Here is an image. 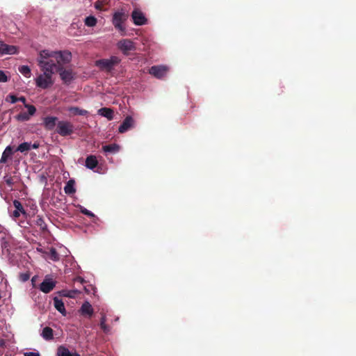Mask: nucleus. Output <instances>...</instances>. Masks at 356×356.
Instances as JSON below:
<instances>
[{"label": "nucleus", "mask_w": 356, "mask_h": 356, "mask_svg": "<svg viewBox=\"0 0 356 356\" xmlns=\"http://www.w3.org/2000/svg\"><path fill=\"white\" fill-rule=\"evenodd\" d=\"M106 317L104 314H102L100 319V327L105 332L108 333L110 330L109 327L106 324Z\"/></svg>", "instance_id": "28"}, {"label": "nucleus", "mask_w": 356, "mask_h": 356, "mask_svg": "<svg viewBox=\"0 0 356 356\" xmlns=\"http://www.w3.org/2000/svg\"><path fill=\"white\" fill-rule=\"evenodd\" d=\"M19 280L22 282H26L30 278V273L29 272L20 273L19 275Z\"/></svg>", "instance_id": "33"}, {"label": "nucleus", "mask_w": 356, "mask_h": 356, "mask_svg": "<svg viewBox=\"0 0 356 356\" xmlns=\"http://www.w3.org/2000/svg\"><path fill=\"white\" fill-rule=\"evenodd\" d=\"M8 243L5 241V242H3V244L2 245V247H5L6 248V247L8 246Z\"/></svg>", "instance_id": "46"}, {"label": "nucleus", "mask_w": 356, "mask_h": 356, "mask_svg": "<svg viewBox=\"0 0 356 356\" xmlns=\"http://www.w3.org/2000/svg\"><path fill=\"white\" fill-rule=\"evenodd\" d=\"M13 154V148L10 146H8L2 153L0 163H6L8 159H10Z\"/></svg>", "instance_id": "18"}, {"label": "nucleus", "mask_w": 356, "mask_h": 356, "mask_svg": "<svg viewBox=\"0 0 356 356\" xmlns=\"http://www.w3.org/2000/svg\"><path fill=\"white\" fill-rule=\"evenodd\" d=\"M131 18L134 24L142 26L147 23V19L143 13L139 9H134L131 13Z\"/></svg>", "instance_id": "9"}, {"label": "nucleus", "mask_w": 356, "mask_h": 356, "mask_svg": "<svg viewBox=\"0 0 356 356\" xmlns=\"http://www.w3.org/2000/svg\"><path fill=\"white\" fill-rule=\"evenodd\" d=\"M75 281L79 282L80 283L84 282V280L80 277H76Z\"/></svg>", "instance_id": "44"}, {"label": "nucleus", "mask_w": 356, "mask_h": 356, "mask_svg": "<svg viewBox=\"0 0 356 356\" xmlns=\"http://www.w3.org/2000/svg\"><path fill=\"white\" fill-rule=\"evenodd\" d=\"M128 17V13L122 10L115 12L113 15L112 23L114 27L122 33V35L125 33V27L123 24L127 20Z\"/></svg>", "instance_id": "2"}, {"label": "nucleus", "mask_w": 356, "mask_h": 356, "mask_svg": "<svg viewBox=\"0 0 356 356\" xmlns=\"http://www.w3.org/2000/svg\"><path fill=\"white\" fill-rule=\"evenodd\" d=\"M98 114L106 118L108 120H111L113 119V113L114 111L112 108H101L97 111Z\"/></svg>", "instance_id": "16"}, {"label": "nucleus", "mask_w": 356, "mask_h": 356, "mask_svg": "<svg viewBox=\"0 0 356 356\" xmlns=\"http://www.w3.org/2000/svg\"><path fill=\"white\" fill-rule=\"evenodd\" d=\"M31 148V144L30 143L24 142L21 143L17 148V151H19L22 153L28 152Z\"/></svg>", "instance_id": "27"}, {"label": "nucleus", "mask_w": 356, "mask_h": 356, "mask_svg": "<svg viewBox=\"0 0 356 356\" xmlns=\"http://www.w3.org/2000/svg\"><path fill=\"white\" fill-rule=\"evenodd\" d=\"M65 65H61L60 70H58L56 72H58L60 77L65 84L69 85L74 79L75 73L72 69H65Z\"/></svg>", "instance_id": "7"}, {"label": "nucleus", "mask_w": 356, "mask_h": 356, "mask_svg": "<svg viewBox=\"0 0 356 356\" xmlns=\"http://www.w3.org/2000/svg\"><path fill=\"white\" fill-rule=\"evenodd\" d=\"M97 24V19L94 16H88L85 19V24L87 26L92 27Z\"/></svg>", "instance_id": "29"}, {"label": "nucleus", "mask_w": 356, "mask_h": 356, "mask_svg": "<svg viewBox=\"0 0 356 356\" xmlns=\"http://www.w3.org/2000/svg\"><path fill=\"white\" fill-rule=\"evenodd\" d=\"M81 212L88 217H95L94 213H92L90 211L86 209V208L82 207L81 209Z\"/></svg>", "instance_id": "36"}, {"label": "nucleus", "mask_w": 356, "mask_h": 356, "mask_svg": "<svg viewBox=\"0 0 356 356\" xmlns=\"http://www.w3.org/2000/svg\"><path fill=\"white\" fill-rule=\"evenodd\" d=\"M19 72L23 74L25 77L29 78L31 75V69L27 65H22L19 67Z\"/></svg>", "instance_id": "26"}, {"label": "nucleus", "mask_w": 356, "mask_h": 356, "mask_svg": "<svg viewBox=\"0 0 356 356\" xmlns=\"http://www.w3.org/2000/svg\"><path fill=\"white\" fill-rule=\"evenodd\" d=\"M58 118L54 116H47L43 119V125L47 130H52L57 124Z\"/></svg>", "instance_id": "13"}, {"label": "nucleus", "mask_w": 356, "mask_h": 356, "mask_svg": "<svg viewBox=\"0 0 356 356\" xmlns=\"http://www.w3.org/2000/svg\"><path fill=\"white\" fill-rule=\"evenodd\" d=\"M17 120L19 121H27L30 118V115L25 112H21L16 116Z\"/></svg>", "instance_id": "31"}, {"label": "nucleus", "mask_w": 356, "mask_h": 356, "mask_svg": "<svg viewBox=\"0 0 356 356\" xmlns=\"http://www.w3.org/2000/svg\"><path fill=\"white\" fill-rule=\"evenodd\" d=\"M18 101L22 102L23 104H24V105L26 104V98L24 97H19Z\"/></svg>", "instance_id": "43"}, {"label": "nucleus", "mask_w": 356, "mask_h": 356, "mask_svg": "<svg viewBox=\"0 0 356 356\" xmlns=\"http://www.w3.org/2000/svg\"><path fill=\"white\" fill-rule=\"evenodd\" d=\"M39 147V143H35L33 145H31V147L33 149H37Z\"/></svg>", "instance_id": "45"}, {"label": "nucleus", "mask_w": 356, "mask_h": 356, "mask_svg": "<svg viewBox=\"0 0 356 356\" xmlns=\"http://www.w3.org/2000/svg\"><path fill=\"white\" fill-rule=\"evenodd\" d=\"M54 307L63 316H66V310L65 307L64 302L62 300L59 299L58 297H55L54 298Z\"/></svg>", "instance_id": "17"}, {"label": "nucleus", "mask_w": 356, "mask_h": 356, "mask_svg": "<svg viewBox=\"0 0 356 356\" xmlns=\"http://www.w3.org/2000/svg\"><path fill=\"white\" fill-rule=\"evenodd\" d=\"M43 74H40L35 79V84L36 86L42 89H47L51 87L54 84V81L52 79V73L51 71L46 70V71H42Z\"/></svg>", "instance_id": "3"}, {"label": "nucleus", "mask_w": 356, "mask_h": 356, "mask_svg": "<svg viewBox=\"0 0 356 356\" xmlns=\"http://www.w3.org/2000/svg\"><path fill=\"white\" fill-rule=\"evenodd\" d=\"M168 70V68L164 65H154L149 70V73L157 79H162Z\"/></svg>", "instance_id": "10"}, {"label": "nucleus", "mask_w": 356, "mask_h": 356, "mask_svg": "<svg viewBox=\"0 0 356 356\" xmlns=\"http://www.w3.org/2000/svg\"><path fill=\"white\" fill-rule=\"evenodd\" d=\"M5 181L9 186H12L13 185V180L12 177H5Z\"/></svg>", "instance_id": "39"}, {"label": "nucleus", "mask_w": 356, "mask_h": 356, "mask_svg": "<svg viewBox=\"0 0 356 356\" xmlns=\"http://www.w3.org/2000/svg\"><path fill=\"white\" fill-rule=\"evenodd\" d=\"M121 59L118 56H113L109 59H100L96 61L95 65L101 70L110 72L113 67L120 63Z\"/></svg>", "instance_id": "4"}, {"label": "nucleus", "mask_w": 356, "mask_h": 356, "mask_svg": "<svg viewBox=\"0 0 356 356\" xmlns=\"http://www.w3.org/2000/svg\"><path fill=\"white\" fill-rule=\"evenodd\" d=\"M41 336L47 341L51 340L54 338V331L49 327L43 328Z\"/></svg>", "instance_id": "22"}, {"label": "nucleus", "mask_w": 356, "mask_h": 356, "mask_svg": "<svg viewBox=\"0 0 356 356\" xmlns=\"http://www.w3.org/2000/svg\"><path fill=\"white\" fill-rule=\"evenodd\" d=\"M134 124V120L131 116H127L123 120L121 125L119 127V133L123 134L132 128Z\"/></svg>", "instance_id": "12"}, {"label": "nucleus", "mask_w": 356, "mask_h": 356, "mask_svg": "<svg viewBox=\"0 0 356 356\" xmlns=\"http://www.w3.org/2000/svg\"><path fill=\"white\" fill-rule=\"evenodd\" d=\"M20 213H19L18 211L15 210V211L13 212L12 216H13V218H19V217Z\"/></svg>", "instance_id": "41"}, {"label": "nucleus", "mask_w": 356, "mask_h": 356, "mask_svg": "<svg viewBox=\"0 0 356 356\" xmlns=\"http://www.w3.org/2000/svg\"><path fill=\"white\" fill-rule=\"evenodd\" d=\"M24 356H40V355L38 352H26Z\"/></svg>", "instance_id": "37"}, {"label": "nucleus", "mask_w": 356, "mask_h": 356, "mask_svg": "<svg viewBox=\"0 0 356 356\" xmlns=\"http://www.w3.org/2000/svg\"><path fill=\"white\" fill-rule=\"evenodd\" d=\"M69 111L74 115H86L88 114V111L84 109H81L79 107H70Z\"/></svg>", "instance_id": "25"}, {"label": "nucleus", "mask_w": 356, "mask_h": 356, "mask_svg": "<svg viewBox=\"0 0 356 356\" xmlns=\"http://www.w3.org/2000/svg\"><path fill=\"white\" fill-rule=\"evenodd\" d=\"M25 107L28 109V114L29 115H33L36 111V108L34 106L30 104H25Z\"/></svg>", "instance_id": "34"}, {"label": "nucleus", "mask_w": 356, "mask_h": 356, "mask_svg": "<svg viewBox=\"0 0 356 356\" xmlns=\"http://www.w3.org/2000/svg\"><path fill=\"white\" fill-rule=\"evenodd\" d=\"M120 149V146L115 143L103 145L102 150L106 153H117Z\"/></svg>", "instance_id": "21"}, {"label": "nucleus", "mask_w": 356, "mask_h": 356, "mask_svg": "<svg viewBox=\"0 0 356 356\" xmlns=\"http://www.w3.org/2000/svg\"><path fill=\"white\" fill-rule=\"evenodd\" d=\"M35 225L39 227V228L40 229V230H42V232H44L47 230V224L44 220V218L38 215L36 216L35 217Z\"/></svg>", "instance_id": "24"}, {"label": "nucleus", "mask_w": 356, "mask_h": 356, "mask_svg": "<svg viewBox=\"0 0 356 356\" xmlns=\"http://www.w3.org/2000/svg\"><path fill=\"white\" fill-rule=\"evenodd\" d=\"M79 312L81 315L88 316L89 318H90L94 313V310L92 305L88 301L83 303Z\"/></svg>", "instance_id": "14"}, {"label": "nucleus", "mask_w": 356, "mask_h": 356, "mask_svg": "<svg viewBox=\"0 0 356 356\" xmlns=\"http://www.w3.org/2000/svg\"><path fill=\"white\" fill-rule=\"evenodd\" d=\"M8 97L10 98V102L12 104H15L17 102H18V97H17L15 95H10L8 96Z\"/></svg>", "instance_id": "40"}, {"label": "nucleus", "mask_w": 356, "mask_h": 356, "mask_svg": "<svg viewBox=\"0 0 356 356\" xmlns=\"http://www.w3.org/2000/svg\"><path fill=\"white\" fill-rule=\"evenodd\" d=\"M117 47L125 56H129L131 51L136 49L134 42L129 39L120 40L117 43Z\"/></svg>", "instance_id": "6"}, {"label": "nucleus", "mask_w": 356, "mask_h": 356, "mask_svg": "<svg viewBox=\"0 0 356 356\" xmlns=\"http://www.w3.org/2000/svg\"><path fill=\"white\" fill-rule=\"evenodd\" d=\"M80 293L78 290H62L59 292L60 296L67 298H75L77 294Z\"/></svg>", "instance_id": "23"}, {"label": "nucleus", "mask_w": 356, "mask_h": 356, "mask_svg": "<svg viewBox=\"0 0 356 356\" xmlns=\"http://www.w3.org/2000/svg\"><path fill=\"white\" fill-rule=\"evenodd\" d=\"M13 206L15 207L16 211H18L19 213H22L24 214L26 213V211L22 204V203L19 200H14Z\"/></svg>", "instance_id": "30"}, {"label": "nucleus", "mask_w": 356, "mask_h": 356, "mask_svg": "<svg viewBox=\"0 0 356 356\" xmlns=\"http://www.w3.org/2000/svg\"><path fill=\"white\" fill-rule=\"evenodd\" d=\"M58 356H81L78 353H71L69 349L63 346H60L56 353Z\"/></svg>", "instance_id": "15"}, {"label": "nucleus", "mask_w": 356, "mask_h": 356, "mask_svg": "<svg viewBox=\"0 0 356 356\" xmlns=\"http://www.w3.org/2000/svg\"><path fill=\"white\" fill-rule=\"evenodd\" d=\"M38 277L36 275L33 276L31 279L32 285L33 287H35V282H36Z\"/></svg>", "instance_id": "42"}, {"label": "nucleus", "mask_w": 356, "mask_h": 356, "mask_svg": "<svg viewBox=\"0 0 356 356\" xmlns=\"http://www.w3.org/2000/svg\"><path fill=\"white\" fill-rule=\"evenodd\" d=\"M109 3V0H97L95 3V8L99 10H102L104 5Z\"/></svg>", "instance_id": "32"}, {"label": "nucleus", "mask_w": 356, "mask_h": 356, "mask_svg": "<svg viewBox=\"0 0 356 356\" xmlns=\"http://www.w3.org/2000/svg\"><path fill=\"white\" fill-rule=\"evenodd\" d=\"M97 164V157L94 155H90L86 159V166L89 169L93 170Z\"/></svg>", "instance_id": "20"}, {"label": "nucleus", "mask_w": 356, "mask_h": 356, "mask_svg": "<svg viewBox=\"0 0 356 356\" xmlns=\"http://www.w3.org/2000/svg\"><path fill=\"white\" fill-rule=\"evenodd\" d=\"M51 258H53L54 260L58 259V254L55 249L51 250Z\"/></svg>", "instance_id": "38"}, {"label": "nucleus", "mask_w": 356, "mask_h": 356, "mask_svg": "<svg viewBox=\"0 0 356 356\" xmlns=\"http://www.w3.org/2000/svg\"><path fill=\"white\" fill-rule=\"evenodd\" d=\"M56 284V282L49 275H47L45 276L43 282L40 284L39 289L42 292L49 293L54 289Z\"/></svg>", "instance_id": "8"}, {"label": "nucleus", "mask_w": 356, "mask_h": 356, "mask_svg": "<svg viewBox=\"0 0 356 356\" xmlns=\"http://www.w3.org/2000/svg\"><path fill=\"white\" fill-rule=\"evenodd\" d=\"M8 81V77L7 76L6 73L3 71L0 70V82L5 83V82H7Z\"/></svg>", "instance_id": "35"}, {"label": "nucleus", "mask_w": 356, "mask_h": 356, "mask_svg": "<svg viewBox=\"0 0 356 356\" xmlns=\"http://www.w3.org/2000/svg\"><path fill=\"white\" fill-rule=\"evenodd\" d=\"M18 53V48L15 45H9L0 41V56L3 55H13Z\"/></svg>", "instance_id": "11"}, {"label": "nucleus", "mask_w": 356, "mask_h": 356, "mask_svg": "<svg viewBox=\"0 0 356 356\" xmlns=\"http://www.w3.org/2000/svg\"><path fill=\"white\" fill-rule=\"evenodd\" d=\"M75 181L70 179L64 187V191L67 195H73L76 193Z\"/></svg>", "instance_id": "19"}, {"label": "nucleus", "mask_w": 356, "mask_h": 356, "mask_svg": "<svg viewBox=\"0 0 356 356\" xmlns=\"http://www.w3.org/2000/svg\"><path fill=\"white\" fill-rule=\"evenodd\" d=\"M56 132L62 136H70L74 132V125L68 121H59L57 123Z\"/></svg>", "instance_id": "5"}, {"label": "nucleus", "mask_w": 356, "mask_h": 356, "mask_svg": "<svg viewBox=\"0 0 356 356\" xmlns=\"http://www.w3.org/2000/svg\"><path fill=\"white\" fill-rule=\"evenodd\" d=\"M72 54L69 51H50L44 49L40 51L38 58V65L42 71L48 70L54 74L58 70H60L61 65L70 63Z\"/></svg>", "instance_id": "1"}]
</instances>
